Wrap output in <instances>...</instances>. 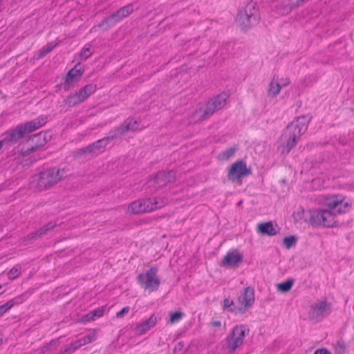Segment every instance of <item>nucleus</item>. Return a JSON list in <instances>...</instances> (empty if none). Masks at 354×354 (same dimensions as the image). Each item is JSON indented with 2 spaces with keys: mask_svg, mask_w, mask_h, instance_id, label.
Segmentation results:
<instances>
[{
  "mask_svg": "<svg viewBox=\"0 0 354 354\" xmlns=\"http://www.w3.org/2000/svg\"><path fill=\"white\" fill-rule=\"evenodd\" d=\"M53 227H54V225H52L50 223L46 224V227H45L46 232L53 229Z\"/></svg>",
  "mask_w": 354,
  "mask_h": 354,
  "instance_id": "obj_51",
  "label": "nucleus"
},
{
  "mask_svg": "<svg viewBox=\"0 0 354 354\" xmlns=\"http://www.w3.org/2000/svg\"><path fill=\"white\" fill-rule=\"evenodd\" d=\"M175 179L176 172L174 171H159L155 175L149 177L147 186L151 189V194H154L159 188L163 187L168 183L174 182Z\"/></svg>",
  "mask_w": 354,
  "mask_h": 354,
  "instance_id": "obj_6",
  "label": "nucleus"
},
{
  "mask_svg": "<svg viewBox=\"0 0 354 354\" xmlns=\"http://www.w3.org/2000/svg\"><path fill=\"white\" fill-rule=\"evenodd\" d=\"M294 283L293 279H288L285 281L278 283L277 289L282 292H288L292 287Z\"/></svg>",
  "mask_w": 354,
  "mask_h": 354,
  "instance_id": "obj_30",
  "label": "nucleus"
},
{
  "mask_svg": "<svg viewBox=\"0 0 354 354\" xmlns=\"http://www.w3.org/2000/svg\"><path fill=\"white\" fill-rule=\"evenodd\" d=\"M97 88V85L94 84H88L81 88L78 91V94L81 99L86 100L92 93H93Z\"/></svg>",
  "mask_w": 354,
  "mask_h": 354,
  "instance_id": "obj_22",
  "label": "nucleus"
},
{
  "mask_svg": "<svg viewBox=\"0 0 354 354\" xmlns=\"http://www.w3.org/2000/svg\"><path fill=\"white\" fill-rule=\"evenodd\" d=\"M183 316V313L180 311L172 312L169 314V322L173 324L179 322Z\"/></svg>",
  "mask_w": 354,
  "mask_h": 354,
  "instance_id": "obj_36",
  "label": "nucleus"
},
{
  "mask_svg": "<svg viewBox=\"0 0 354 354\" xmlns=\"http://www.w3.org/2000/svg\"><path fill=\"white\" fill-rule=\"evenodd\" d=\"M44 234V227H41L38 230L31 232L27 235V239H35Z\"/></svg>",
  "mask_w": 354,
  "mask_h": 354,
  "instance_id": "obj_39",
  "label": "nucleus"
},
{
  "mask_svg": "<svg viewBox=\"0 0 354 354\" xmlns=\"http://www.w3.org/2000/svg\"><path fill=\"white\" fill-rule=\"evenodd\" d=\"M2 344V339L0 338V345Z\"/></svg>",
  "mask_w": 354,
  "mask_h": 354,
  "instance_id": "obj_57",
  "label": "nucleus"
},
{
  "mask_svg": "<svg viewBox=\"0 0 354 354\" xmlns=\"http://www.w3.org/2000/svg\"><path fill=\"white\" fill-rule=\"evenodd\" d=\"M133 11V5L131 3L127 4L120 9H118L115 12L112 13L109 16L105 17L99 24V27H103L104 26H106V28H109L114 25H115L118 22L122 20L124 18L128 17L130 14H131Z\"/></svg>",
  "mask_w": 354,
  "mask_h": 354,
  "instance_id": "obj_9",
  "label": "nucleus"
},
{
  "mask_svg": "<svg viewBox=\"0 0 354 354\" xmlns=\"http://www.w3.org/2000/svg\"><path fill=\"white\" fill-rule=\"evenodd\" d=\"M129 310H130L129 306H125L116 313V317H122L124 316V315L128 313L129 312Z\"/></svg>",
  "mask_w": 354,
  "mask_h": 354,
  "instance_id": "obj_41",
  "label": "nucleus"
},
{
  "mask_svg": "<svg viewBox=\"0 0 354 354\" xmlns=\"http://www.w3.org/2000/svg\"><path fill=\"white\" fill-rule=\"evenodd\" d=\"M243 257L237 251H229L221 261V266L225 268H236L243 262Z\"/></svg>",
  "mask_w": 354,
  "mask_h": 354,
  "instance_id": "obj_15",
  "label": "nucleus"
},
{
  "mask_svg": "<svg viewBox=\"0 0 354 354\" xmlns=\"http://www.w3.org/2000/svg\"><path fill=\"white\" fill-rule=\"evenodd\" d=\"M42 126V123L39 119V118L26 122L24 124H21L19 125V128L21 129L23 134L24 135L25 138L32 131H35L36 129H39L40 127Z\"/></svg>",
  "mask_w": 354,
  "mask_h": 354,
  "instance_id": "obj_21",
  "label": "nucleus"
},
{
  "mask_svg": "<svg viewBox=\"0 0 354 354\" xmlns=\"http://www.w3.org/2000/svg\"><path fill=\"white\" fill-rule=\"evenodd\" d=\"M20 270L21 267L19 265L14 266L8 272V278L12 280L16 279L20 272Z\"/></svg>",
  "mask_w": 354,
  "mask_h": 354,
  "instance_id": "obj_37",
  "label": "nucleus"
},
{
  "mask_svg": "<svg viewBox=\"0 0 354 354\" xmlns=\"http://www.w3.org/2000/svg\"><path fill=\"white\" fill-rule=\"evenodd\" d=\"M78 349L77 346L75 342H71L69 345L66 346L64 348H61L60 354H71L75 351Z\"/></svg>",
  "mask_w": 354,
  "mask_h": 354,
  "instance_id": "obj_34",
  "label": "nucleus"
},
{
  "mask_svg": "<svg viewBox=\"0 0 354 354\" xmlns=\"http://www.w3.org/2000/svg\"><path fill=\"white\" fill-rule=\"evenodd\" d=\"M261 15L255 2L250 1L241 8L236 15V21L241 29L247 31L256 26L260 21Z\"/></svg>",
  "mask_w": 354,
  "mask_h": 354,
  "instance_id": "obj_2",
  "label": "nucleus"
},
{
  "mask_svg": "<svg viewBox=\"0 0 354 354\" xmlns=\"http://www.w3.org/2000/svg\"><path fill=\"white\" fill-rule=\"evenodd\" d=\"M166 202L163 198L154 197L138 199L130 203L128 207L129 212L140 214L150 212L164 207Z\"/></svg>",
  "mask_w": 354,
  "mask_h": 354,
  "instance_id": "obj_3",
  "label": "nucleus"
},
{
  "mask_svg": "<svg viewBox=\"0 0 354 354\" xmlns=\"http://www.w3.org/2000/svg\"><path fill=\"white\" fill-rule=\"evenodd\" d=\"M157 321V317L154 314L151 315L147 319L136 325L133 330L135 334L140 335L145 333L156 324Z\"/></svg>",
  "mask_w": 354,
  "mask_h": 354,
  "instance_id": "obj_19",
  "label": "nucleus"
},
{
  "mask_svg": "<svg viewBox=\"0 0 354 354\" xmlns=\"http://www.w3.org/2000/svg\"><path fill=\"white\" fill-rule=\"evenodd\" d=\"M283 245L287 249H290L297 243V238L295 236H285L283 239Z\"/></svg>",
  "mask_w": 354,
  "mask_h": 354,
  "instance_id": "obj_33",
  "label": "nucleus"
},
{
  "mask_svg": "<svg viewBox=\"0 0 354 354\" xmlns=\"http://www.w3.org/2000/svg\"><path fill=\"white\" fill-rule=\"evenodd\" d=\"M240 306L245 309L251 307L254 302V290L252 287L248 286L244 288L243 292L239 297Z\"/></svg>",
  "mask_w": 354,
  "mask_h": 354,
  "instance_id": "obj_17",
  "label": "nucleus"
},
{
  "mask_svg": "<svg viewBox=\"0 0 354 354\" xmlns=\"http://www.w3.org/2000/svg\"><path fill=\"white\" fill-rule=\"evenodd\" d=\"M281 89V84L278 81H275L274 78L270 82L268 88V94L270 96L275 97L279 94Z\"/></svg>",
  "mask_w": 354,
  "mask_h": 354,
  "instance_id": "obj_27",
  "label": "nucleus"
},
{
  "mask_svg": "<svg viewBox=\"0 0 354 354\" xmlns=\"http://www.w3.org/2000/svg\"><path fill=\"white\" fill-rule=\"evenodd\" d=\"M331 312V304L327 301L326 299H322L310 306L308 315L310 319L321 321L329 315Z\"/></svg>",
  "mask_w": 354,
  "mask_h": 354,
  "instance_id": "obj_10",
  "label": "nucleus"
},
{
  "mask_svg": "<svg viewBox=\"0 0 354 354\" xmlns=\"http://www.w3.org/2000/svg\"><path fill=\"white\" fill-rule=\"evenodd\" d=\"M211 325L213 327H221V322L219 320H213L211 322Z\"/></svg>",
  "mask_w": 354,
  "mask_h": 354,
  "instance_id": "obj_48",
  "label": "nucleus"
},
{
  "mask_svg": "<svg viewBox=\"0 0 354 354\" xmlns=\"http://www.w3.org/2000/svg\"><path fill=\"white\" fill-rule=\"evenodd\" d=\"M257 229L259 233L268 236L276 235L279 232L278 225L277 224L273 225L272 221L259 223Z\"/></svg>",
  "mask_w": 354,
  "mask_h": 354,
  "instance_id": "obj_20",
  "label": "nucleus"
},
{
  "mask_svg": "<svg viewBox=\"0 0 354 354\" xmlns=\"http://www.w3.org/2000/svg\"><path fill=\"white\" fill-rule=\"evenodd\" d=\"M308 0H277L274 6V10L279 15H286L303 6Z\"/></svg>",
  "mask_w": 354,
  "mask_h": 354,
  "instance_id": "obj_12",
  "label": "nucleus"
},
{
  "mask_svg": "<svg viewBox=\"0 0 354 354\" xmlns=\"http://www.w3.org/2000/svg\"><path fill=\"white\" fill-rule=\"evenodd\" d=\"M41 133L40 132V133H38V134H35V135H33V137H34V138H36V137H37V136H38V135H41Z\"/></svg>",
  "mask_w": 354,
  "mask_h": 354,
  "instance_id": "obj_55",
  "label": "nucleus"
},
{
  "mask_svg": "<svg viewBox=\"0 0 354 354\" xmlns=\"http://www.w3.org/2000/svg\"><path fill=\"white\" fill-rule=\"evenodd\" d=\"M227 95L221 93L207 101L204 108H200L194 112L195 117H198L199 120L208 118L214 112L221 109L225 104Z\"/></svg>",
  "mask_w": 354,
  "mask_h": 354,
  "instance_id": "obj_5",
  "label": "nucleus"
},
{
  "mask_svg": "<svg viewBox=\"0 0 354 354\" xmlns=\"http://www.w3.org/2000/svg\"><path fill=\"white\" fill-rule=\"evenodd\" d=\"M336 354H344L346 351V344L342 339H338L333 344Z\"/></svg>",
  "mask_w": 354,
  "mask_h": 354,
  "instance_id": "obj_29",
  "label": "nucleus"
},
{
  "mask_svg": "<svg viewBox=\"0 0 354 354\" xmlns=\"http://www.w3.org/2000/svg\"><path fill=\"white\" fill-rule=\"evenodd\" d=\"M91 153H92V151H91V147L88 145L85 147L76 150L75 151H74V157L75 158H80L82 156H86L88 154H91Z\"/></svg>",
  "mask_w": 354,
  "mask_h": 354,
  "instance_id": "obj_32",
  "label": "nucleus"
},
{
  "mask_svg": "<svg viewBox=\"0 0 354 354\" xmlns=\"http://www.w3.org/2000/svg\"><path fill=\"white\" fill-rule=\"evenodd\" d=\"M236 151V149L234 147H230L228 149H226L225 150L223 151L221 153V156L224 159H229L231 157H232Z\"/></svg>",
  "mask_w": 354,
  "mask_h": 354,
  "instance_id": "obj_38",
  "label": "nucleus"
},
{
  "mask_svg": "<svg viewBox=\"0 0 354 354\" xmlns=\"http://www.w3.org/2000/svg\"><path fill=\"white\" fill-rule=\"evenodd\" d=\"M56 46V44H53V42L48 44L46 46V54L50 53Z\"/></svg>",
  "mask_w": 354,
  "mask_h": 354,
  "instance_id": "obj_47",
  "label": "nucleus"
},
{
  "mask_svg": "<svg viewBox=\"0 0 354 354\" xmlns=\"http://www.w3.org/2000/svg\"><path fill=\"white\" fill-rule=\"evenodd\" d=\"M108 145V142H106L105 138H103L90 144L89 145L91 147L92 153H93L97 150H100L102 148L106 147Z\"/></svg>",
  "mask_w": 354,
  "mask_h": 354,
  "instance_id": "obj_31",
  "label": "nucleus"
},
{
  "mask_svg": "<svg viewBox=\"0 0 354 354\" xmlns=\"http://www.w3.org/2000/svg\"><path fill=\"white\" fill-rule=\"evenodd\" d=\"M64 170L55 167L49 168L46 170V189L47 186H52L58 183L62 178Z\"/></svg>",
  "mask_w": 354,
  "mask_h": 354,
  "instance_id": "obj_18",
  "label": "nucleus"
},
{
  "mask_svg": "<svg viewBox=\"0 0 354 354\" xmlns=\"http://www.w3.org/2000/svg\"><path fill=\"white\" fill-rule=\"evenodd\" d=\"M84 72V67L81 65L80 62L75 65L73 68L70 69L66 77L64 82V88L65 90L71 88L72 84L76 82L82 77Z\"/></svg>",
  "mask_w": 354,
  "mask_h": 354,
  "instance_id": "obj_14",
  "label": "nucleus"
},
{
  "mask_svg": "<svg viewBox=\"0 0 354 354\" xmlns=\"http://www.w3.org/2000/svg\"><path fill=\"white\" fill-rule=\"evenodd\" d=\"M184 346H185V343L183 341L179 342L174 347V353H177L182 351Z\"/></svg>",
  "mask_w": 354,
  "mask_h": 354,
  "instance_id": "obj_42",
  "label": "nucleus"
},
{
  "mask_svg": "<svg viewBox=\"0 0 354 354\" xmlns=\"http://www.w3.org/2000/svg\"><path fill=\"white\" fill-rule=\"evenodd\" d=\"M343 197L339 195H333L328 196L325 199V205L328 208V210H331L336 214H342L346 212V209L348 207L349 205L347 202L343 203Z\"/></svg>",
  "mask_w": 354,
  "mask_h": 354,
  "instance_id": "obj_13",
  "label": "nucleus"
},
{
  "mask_svg": "<svg viewBox=\"0 0 354 354\" xmlns=\"http://www.w3.org/2000/svg\"><path fill=\"white\" fill-rule=\"evenodd\" d=\"M83 100L81 99L78 93H74L70 94L65 100L64 102L69 106H75L80 103H82Z\"/></svg>",
  "mask_w": 354,
  "mask_h": 354,
  "instance_id": "obj_25",
  "label": "nucleus"
},
{
  "mask_svg": "<svg viewBox=\"0 0 354 354\" xmlns=\"http://www.w3.org/2000/svg\"><path fill=\"white\" fill-rule=\"evenodd\" d=\"M4 292L3 290V285L0 284V295Z\"/></svg>",
  "mask_w": 354,
  "mask_h": 354,
  "instance_id": "obj_54",
  "label": "nucleus"
},
{
  "mask_svg": "<svg viewBox=\"0 0 354 354\" xmlns=\"http://www.w3.org/2000/svg\"><path fill=\"white\" fill-rule=\"evenodd\" d=\"M43 56H44V47L41 48L39 50V57L38 58H41Z\"/></svg>",
  "mask_w": 354,
  "mask_h": 354,
  "instance_id": "obj_52",
  "label": "nucleus"
},
{
  "mask_svg": "<svg viewBox=\"0 0 354 354\" xmlns=\"http://www.w3.org/2000/svg\"><path fill=\"white\" fill-rule=\"evenodd\" d=\"M19 298H14L12 299H10L8 301L4 304L0 306V317L6 313L8 310H10L12 306H14L15 304H20Z\"/></svg>",
  "mask_w": 354,
  "mask_h": 354,
  "instance_id": "obj_26",
  "label": "nucleus"
},
{
  "mask_svg": "<svg viewBox=\"0 0 354 354\" xmlns=\"http://www.w3.org/2000/svg\"><path fill=\"white\" fill-rule=\"evenodd\" d=\"M223 309L227 310L229 312L234 313H244L245 309L240 306H235L234 303L232 300H230L228 298H225L223 301Z\"/></svg>",
  "mask_w": 354,
  "mask_h": 354,
  "instance_id": "obj_23",
  "label": "nucleus"
},
{
  "mask_svg": "<svg viewBox=\"0 0 354 354\" xmlns=\"http://www.w3.org/2000/svg\"><path fill=\"white\" fill-rule=\"evenodd\" d=\"M279 83L281 84L282 88L283 86H286L289 85L290 84V81L288 78H281Z\"/></svg>",
  "mask_w": 354,
  "mask_h": 354,
  "instance_id": "obj_45",
  "label": "nucleus"
},
{
  "mask_svg": "<svg viewBox=\"0 0 354 354\" xmlns=\"http://www.w3.org/2000/svg\"><path fill=\"white\" fill-rule=\"evenodd\" d=\"M93 54V51L89 46H84L80 51L79 56L81 60L87 59Z\"/></svg>",
  "mask_w": 354,
  "mask_h": 354,
  "instance_id": "obj_35",
  "label": "nucleus"
},
{
  "mask_svg": "<svg viewBox=\"0 0 354 354\" xmlns=\"http://www.w3.org/2000/svg\"><path fill=\"white\" fill-rule=\"evenodd\" d=\"M309 222L313 227H333L337 225L335 213L331 210L316 209L309 212Z\"/></svg>",
  "mask_w": 354,
  "mask_h": 354,
  "instance_id": "obj_4",
  "label": "nucleus"
},
{
  "mask_svg": "<svg viewBox=\"0 0 354 354\" xmlns=\"http://www.w3.org/2000/svg\"><path fill=\"white\" fill-rule=\"evenodd\" d=\"M125 134L124 130L122 124L111 129L109 135L104 137L105 140L109 144L112 140L120 138L122 135Z\"/></svg>",
  "mask_w": 354,
  "mask_h": 354,
  "instance_id": "obj_24",
  "label": "nucleus"
},
{
  "mask_svg": "<svg viewBox=\"0 0 354 354\" xmlns=\"http://www.w3.org/2000/svg\"><path fill=\"white\" fill-rule=\"evenodd\" d=\"M91 315H90V312L87 314H86L84 316V321H86V322H90V321H92V320H94V317H91Z\"/></svg>",
  "mask_w": 354,
  "mask_h": 354,
  "instance_id": "obj_49",
  "label": "nucleus"
},
{
  "mask_svg": "<svg viewBox=\"0 0 354 354\" xmlns=\"http://www.w3.org/2000/svg\"><path fill=\"white\" fill-rule=\"evenodd\" d=\"M43 175H44V171H40V172H39V176H40V183H41V182H42Z\"/></svg>",
  "mask_w": 354,
  "mask_h": 354,
  "instance_id": "obj_53",
  "label": "nucleus"
},
{
  "mask_svg": "<svg viewBox=\"0 0 354 354\" xmlns=\"http://www.w3.org/2000/svg\"><path fill=\"white\" fill-rule=\"evenodd\" d=\"M91 315H90V312L87 314H86L84 316V321H86V322H90V321H92V320H94V317H91Z\"/></svg>",
  "mask_w": 354,
  "mask_h": 354,
  "instance_id": "obj_50",
  "label": "nucleus"
},
{
  "mask_svg": "<svg viewBox=\"0 0 354 354\" xmlns=\"http://www.w3.org/2000/svg\"><path fill=\"white\" fill-rule=\"evenodd\" d=\"M34 149H35V147H31V148H30L28 150H29V151H33V150H34Z\"/></svg>",
  "mask_w": 354,
  "mask_h": 354,
  "instance_id": "obj_56",
  "label": "nucleus"
},
{
  "mask_svg": "<svg viewBox=\"0 0 354 354\" xmlns=\"http://www.w3.org/2000/svg\"><path fill=\"white\" fill-rule=\"evenodd\" d=\"M83 337L84 338L86 344L93 342L95 339V335H92V334L85 335Z\"/></svg>",
  "mask_w": 354,
  "mask_h": 354,
  "instance_id": "obj_43",
  "label": "nucleus"
},
{
  "mask_svg": "<svg viewBox=\"0 0 354 354\" xmlns=\"http://www.w3.org/2000/svg\"><path fill=\"white\" fill-rule=\"evenodd\" d=\"M25 138V136L18 125L15 129L7 131L1 142L3 145H6L11 146L16 144L21 138Z\"/></svg>",
  "mask_w": 354,
  "mask_h": 354,
  "instance_id": "obj_16",
  "label": "nucleus"
},
{
  "mask_svg": "<svg viewBox=\"0 0 354 354\" xmlns=\"http://www.w3.org/2000/svg\"><path fill=\"white\" fill-rule=\"evenodd\" d=\"M252 174L251 168L247 167L246 162L239 160L231 165L227 171V178L234 183L244 176Z\"/></svg>",
  "mask_w": 354,
  "mask_h": 354,
  "instance_id": "obj_11",
  "label": "nucleus"
},
{
  "mask_svg": "<svg viewBox=\"0 0 354 354\" xmlns=\"http://www.w3.org/2000/svg\"><path fill=\"white\" fill-rule=\"evenodd\" d=\"M121 124L124 130L125 133L130 131H133L140 129L137 120H130L128 122L122 123Z\"/></svg>",
  "mask_w": 354,
  "mask_h": 354,
  "instance_id": "obj_28",
  "label": "nucleus"
},
{
  "mask_svg": "<svg viewBox=\"0 0 354 354\" xmlns=\"http://www.w3.org/2000/svg\"><path fill=\"white\" fill-rule=\"evenodd\" d=\"M248 333L249 328L245 325L234 326L225 339L228 351L230 353L233 352L239 347Z\"/></svg>",
  "mask_w": 354,
  "mask_h": 354,
  "instance_id": "obj_8",
  "label": "nucleus"
},
{
  "mask_svg": "<svg viewBox=\"0 0 354 354\" xmlns=\"http://www.w3.org/2000/svg\"><path fill=\"white\" fill-rule=\"evenodd\" d=\"M104 308L100 307L90 312L91 317H100L104 315Z\"/></svg>",
  "mask_w": 354,
  "mask_h": 354,
  "instance_id": "obj_40",
  "label": "nucleus"
},
{
  "mask_svg": "<svg viewBox=\"0 0 354 354\" xmlns=\"http://www.w3.org/2000/svg\"><path fill=\"white\" fill-rule=\"evenodd\" d=\"M310 120V118L308 119L306 115H301L284 129L281 137L286 141L283 150L286 153H289L295 147L301 135L306 131Z\"/></svg>",
  "mask_w": 354,
  "mask_h": 354,
  "instance_id": "obj_1",
  "label": "nucleus"
},
{
  "mask_svg": "<svg viewBox=\"0 0 354 354\" xmlns=\"http://www.w3.org/2000/svg\"><path fill=\"white\" fill-rule=\"evenodd\" d=\"M313 354H331L326 348H318Z\"/></svg>",
  "mask_w": 354,
  "mask_h": 354,
  "instance_id": "obj_44",
  "label": "nucleus"
},
{
  "mask_svg": "<svg viewBox=\"0 0 354 354\" xmlns=\"http://www.w3.org/2000/svg\"><path fill=\"white\" fill-rule=\"evenodd\" d=\"M157 273V268L151 267L145 272L140 273L138 275V283L145 290L156 291L158 289L160 284V280L158 277Z\"/></svg>",
  "mask_w": 354,
  "mask_h": 354,
  "instance_id": "obj_7",
  "label": "nucleus"
},
{
  "mask_svg": "<svg viewBox=\"0 0 354 354\" xmlns=\"http://www.w3.org/2000/svg\"><path fill=\"white\" fill-rule=\"evenodd\" d=\"M75 342L76 343L78 348L80 347H81L82 346H84V345L86 344V342H85V339H84V338L83 337L80 338L79 339L75 341Z\"/></svg>",
  "mask_w": 354,
  "mask_h": 354,
  "instance_id": "obj_46",
  "label": "nucleus"
}]
</instances>
